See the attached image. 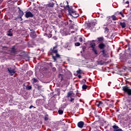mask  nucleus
Instances as JSON below:
<instances>
[{"instance_id": "obj_46", "label": "nucleus", "mask_w": 131, "mask_h": 131, "mask_svg": "<svg viewBox=\"0 0 131 131\" xmlns=\"http://www.w3.org/2000/svg\"><path fill=\"white\" fill-rule=\"evenodd\" d=\"M78 78H82V76H81V75H78Z\"/></svg>"}, {"instance_id": "obj_10", "label": "nucleus", "mask_w": 131, "mask_h": 131, "mask_svg": "<svg viewBox=\"0 0 131 131\" xmlns=\"http://www.w3.org/2000/svg\"><path fill=\"white\" fill-rule=\"evenodd\" d=\"M84 125V122L83 121H80L78 122L77 123V126L78 127H79V128H82L83 127V126Z\"/></svg>"}, {"instance_id": "obj_41", "label": "nucleus", "mask_w": 131, "mask_h": 131, "mask_svg": "<svg viewBox=\"0 0 131 131\" xmlns=\"http://www.w3.org/2000/svg\"><path fill=\"white\" fill-rule=\"evenodd\" d=\"M52 70H53V71H54V72H55V71H56L57 70V69H56V68L53 67V68H52Z\"/></svg>"}, {"instance_id": "obj_42", "label": "nucleus", "mask_w": 131, "mask_h": 131, "mask_svg": "<svg viewBox=\"0 0 131 131\" xmlns=\"http://www.w3.org/2000/svg\"><path fill=\"white\" fill-rule=\"evenodd\" d=\"M13 31V30H12V29H10V30H9V31L7 32V33H11V32H12V31Z\"/></svg>"}, {"instance_id": "obj_1", "label": "nucleus", "mask_w": 131, "mask_h": 131, "mask_svg": "<svg viewBox=\"0 0 131 131\" xmlns=\"http://www.w3.org/2000/svg\"><path fill=\"white\" fill-rule=\"evenodd\" d=\"M67 3V10L70 15L73 18H74L75 19L76 18H78V17H79V14L77 12V11L74 10V9L72 8V7L69 6V3H68V2H66Z\"/></svg>"}, {"instance_id": "obj_52", "label": "nucleus", "mask_w": 131, "mask_h": 131, "mask_svg": "<svg viewBox=\"0 0 131 131\" xmlns=\"http://www.w3.org/2000/svg\"><path fill=\"white\" fill-rule=\"evenodd\" d=\"M109 21H111V23H112V20H110Z\"/></svg>"}, {"instance_id": "obj_21", "label": "nucleus", "mask_w": 131, "mask_h": 131, "mask_svg": "<svg viewBox=\"0 0 131 131\" xmlns=\"http://www.w3.org/2000/svg\"><path fill=\"white\" fill-rule=\"evenodd\" d=\"M113 128H114V130L116 131V130H118V129H119V127H118V126L116 125H114L112 126Z\"/></svg>"}, {"instance_id": "obj_24", "label": "nucleus", "mask_w": 131, "mask_h": 131, "mask_svg": "<svg viewBox=\"0 0 131 131\" xmlns=\"http://www.w3.org/2000/svg\"><path fill=\"white\" fill-rule=\"evenodd\" d=\"M92 25V24L88 23L86 24V28H91V26Z\"/></svg>"}, {"instance_id": "obj_16", "label": "nucleus", "mask_w": 131, "mask_h": 131, "mask_svg": "<svg viewBox=\"0 0 131 131\" xmlns=\"http://www.w3.org/2000/svg\"><path fill=\"white\" fill-rule=\"evenodd\" d=\"M30 36L31 37H32V38H36V33L35 32V31H32L30 33Z\"/></svg>"}, {"instance_id": "obj_15", "label": "nucleus", "mask_w": 131, "mask_h": 131, "mask_svg": "<svg viewBox=\"0 0 131 131\" xmlns=\"http://www.w3.org/2000/svg\"><path fill=\"white\" fill-rule=\"evenodd\" d=\"M104 37L101 36V37H99L97 38V41H98L99 43H101V42H104Z\"/></svg>"}, {"instance_id": "obj_23", "label": "nucleus", "mask_w": 131, "mask_h": 131, "mask_svg": "<svg viewBox=\"0 0 131 131\" xmlns=\"http://www.w3.org/2000/svg\"><path fill=\"white\" fill-rule=\"evenodd\" d=\"M82 90H86L88 89V86L85 84H84L82 86Z\"/></svg>"}, {"instance_id": "obj_5", "label": "nucleus", "mask_w": 131, "mask_h": 131, "mask_svg": "<svg viewBox=\"0 0 131 131\" xmlns=\"http://www.w3.org/2000/svg\"><path fill=\"white\" fill-rule=\"evenodd\" d=\"M7 70L9 73V75L10 76H13L16 72H17V71H16V69H12V68L9 67L7 68Z\"/></svg>"}, {"instance_id": "obj_35", "label": "nucleus", "mask_w": 131, "mask_h": 131, "mask_svg": "<svg viewBox=\"0 0 131 131\" xmlns=\"http://www.w3.org/2000/svg\"><path fill=\"white\" fill-rule=\"evenodd\" d=\"M31 89H32V86H31V85H29L28 87H27V90H31Z\"/></svg>"}, {"instance_id": "obj_34", "label": "nucleus", "mask_w": 131, "mask_h": 131, "mask_svg": "<svg viewBox=\"0 0 131 131\" xmlns=\"http://www.w3.org/2000/svg\"><path fill=\"white\" fill-rule=\"evenodd\" d=\"M77 73L78 74H81V70L79 69L78 71H76Z\"/></svg>"}, {"instance_id": "obj_2", "label": "nucleus", "mask_w": 131, "mask_h": 131, "mask_svg": "<svg viewBox=\"0 0 131 131\" xmlns=\"http://www.w3.org/2000/svg\"><path fill=\"white\" fill-rule=\"evenodd\" d=\"M98 47L100 50H102L101 53H102V55L103 57H107L108 54H107V52H106V50H105V48H106V45L104 42H101L98 44Z\"/></svg>"}, {"instance_id": "obj_25", "label": "nucleus", "mask_w": 131, "mask_h": 131, "mask_svg": "<svg viewBox=\"0 0 131 131\" xmlns=\"http://www.w3.org/2000/svg\"><path fill=\"white\" fill-rule=\"evenodd\" d=\"M49 115H47L45 118H44V120H45V121H47V120H49Z\"/></svg>"}, {"instance_id": "obj_14", "label": "nucleus", "mask_w": 131, "mask_h": 131, "mask_svg": "<svg viewBox=\"0 0 131 131\" xmlns=\"http://www.w3.org/2000/svg\"><path fill=\"white\" fill-rule=\"evenodd\" d=\"M11 54L12 55H15V54H17V50H16V49H15V46H13L11 50Z\"/></svg>"}, {"instance_id": "obj_9", "label": "nucleus", "mask_w": 131, "mask_h": 131, "mask_svg": "<svg viewBox=\"0 0 131 131\" xmlns=\"http://www.w3.org/2000/svg\"><path fill=\"white\" fill-rule=\"evenodd\" d=\"M124 62H125V63H127V64H130L131 63V58H130V57H127L126 56L125 58H124Z\"/></svg>"}, {"instance_id": "obj_18", "label": "nucleus", "mask_w": 131, "mask_h": 131, "mask_svg": "<svg viewBox=\"0 0 131 131\" xmlns=\"http://www.w3.org/2000/svg\"><path fill=\"white\" fill-rule=\"evenodd\" d=\"M18 13L19 15L20 16V18L21 17H23V15H24V12H23V11L21 10L20 7H18Z\"/></svg>"}, {"instance_id": "obj_44", "label": "nucleus", "mask_w": 131, "mask_h": 131, "mask_svg": "<svg viewBox=\"0 0 131 131\" xmlns=\"http://www.w3.org/2000/svg\"><path fill=\"white\" fill-rule=\"evenodd\" d=\"M50 64L51 67H53L54 65L53 64V63L52 62H50Z\"/></svg>"}, {"instance_id": "obj_8", "label": "nucleus", "mask_w": 131, "mask_h": 131, "mask_svg": "<svg viewBox=\"0 0 131 131\" xmlns=\"http://www.w3.org/2000/svg\"><path fill=\"white\" fill-rule=\"evenodd\" d=\"M25 17L26 18H32L33 17V14H32V13H31V12L29 11L26 12L25 14Z\"/></svg>"}, {"instance_id": "obj_3", "label": "nucleus", "mask_w": 131, "mask_h": 131, "mask_svg": "<svg viewBox=\"0 0 131 131\" xmlns=\"http://www.w3.org/2000/svg\"><path fill=\"white\" fill-rule=\"evenodd\" d=\"M90 48L92 49V52L94 53V55H98V51L97 50V48L96 47V43L92 42L90 44Z\"/></svg>"}, {"instance_id": "obj_7", "label": "nucleus", "mask_w": 131, "mask_h": 131, "mask_svg": "<svg viewBox=\"0 0 131 131\" xmlns=\"http://www.w3.org/2000/svg\"><path fill=\"white\" fill-rule=\"evenodd\" d=\"M75 95V94L73 93V91H71L68 93L67 98H72V97H74Z\"/></svg>"}, {"instance_id": "obj_33", "label": "nucleus", "mask_w": 131, "mask_h": 131, "mask_svg": "<svg viewBox=\"0 0 131 131\" xmlns=\"http://www.w3.org/2000/svg\"><path fill=\"white\" fill-rule=\"evenodd\" d=\"M104 32H109V29H108V28L106 27L104 29Z\"/></svg>"}, {"instance_id": "obj_12", "label": "nucleus", "mask_w": 131, "mask_h": 131, "mask_svg": "<svg viewBox=\"0 0 131 131\" xmlns=\"http://www.w3.org/2000/svg\"><path fill=\"white\" fill-rule=\"evenodd\" d=\"M95 105L96 106H97V107H103V102L101 101H96L95 102Z\"/></svg>"}, {"instance_id": "obj_13", "label": "nucleus", "mask_w": 131, "mask_h": 131, "mask_svg": "<svg viewBox=\"0 0 131 131\" xmlns=\"http://www.w3.org/2000/svg\"><path fill=\"white\" fill-rule=\"evenodd\" d=\"M54 6H55V3H54V2H53V1L52 0H51V2L47 5V7H48V8H53Z\"/></svg>"}, {"instance_id": "obj_47", "label": "nucleus", "mask_w": 131, "mask_h": 131, "mask_svg": "<svg viewBox=\"0 0 131 131\" xmlns=\"http://www.w3.org/2000/svg\"><path fill=\"white\" fill-rule=\"evenodd\" d=\"M125 4H127V5H128L129 4V1H127L125 3Z\"/></svg>"}, {"instance_id": "obj_39", "label": "nucleus", "mask_w": 131, "mask_h": 131, "mask_svg": "<svg viewBox=\"0 0 131 131\" xmlns=\"http://www.w3.org/2000/svg\"><path fill=\"white\" fill-rule=\"evenodd\" d=\"M82 40H83L82 37L79 38V41H80V42H82Z\"/></svg>"}, {"instance_id": "obj_55", "label": "nucleus", "mask_w": 131, "mask_h": 131, "mask_svg": "<svg viewBox=\"0 0 131 131\" xmlns=\"http://www.w3.org/2000/svg\"><path fill=\"white\" fill-rule=\"evenodd\" d=\"M107 101H109V100H107Z\"/></svg>"}, {"instance_id": "obj_28", "label": "nucleus", "mask_w": 131, "mask_h": 131, "mask_svg": "<svg viewBox=\"0 0 131 131\" xmlns=\"http://www.w3.org/2000/svg\"><path fill=\"white\" fill-rule=\"evenodd\" d=\"M75 47H79L80 46V43L79 42H77L75 43Z\"/></svg>"}, {"instance_id": "obj_53", "label": "nucleus", "mask_w": 131, "mask_h": 131, "mask_svg": "<svg viewBox=\"0 0 131 131\" xmlns=\"http://www.w3.org/2000/svg\"><path fill=\"white\" fill-rule=\"evenodd\" d=\"M51 1H52V2H54L55 0H51Z\"/></svg>"}, {"instance_id": "obj_51", "label": "nucleus", "mask_w": 131, "mask_h": 131, "mask_svg": "<svg viewBox=\"0 0 131 131\" xmlns=\"http://www.w3.org/2000/svg\"><path fill=\"white\" fill-rule=\"evenodd\" d=\"M18 19V17H16L15 19H14V20H17Z\"/></svg>"}, {"instance_id": "obj_19", "label": "nucleus", "mask_w": 131, "mask_h": 131, "mask_svg": "<svg viewBox=\"0 0 131 131\" xmlns=\"http://www.w3.org/2000/svg\"><path fill=\"white\" fill-rule=\"evenodd\" d=\"M120 25L122 27V28H125L126 27V24L125 22H120Z\"/></svg>"}, {"instance_id": "obj_37", "label": "nucleus", "mask_w": 131, "mask_h": 131, "mask_svg": "<svg viewBox=\"0 0 131 131\" xmlns=\"http://www.w3.org/2000/svg\"><path fill=\"white\" fill-rule=\"evenodd\" d=\"M119 14H120V15H121L122 17H123L124 18V14L122 13V12H120Z\"/></svg>"}, {"instance_id": "obj_29", "label": "nucleus", "mask_w": 131, "mask_h": 131, "mask_svg": "<svg viewBox=\"0 0 131 131\" xmlns=\"http://www.w3.org/2000/svg\"><path fill=\"white\" fill-rule=\"evenodd\" d=\"M7 35H8V36H13V32L7 33Z\"/></svg>"}, {"instance_id": "obj_20", "label": "nucleus", "mask_w": 131, "mask_h": 131, "mask_svg": "<svg viewBox=\"0 0 131 131\" xmlns=\"http://www.w3.org/2000/svg\"><path fill=\"white\" fill-rule=\"evenodd\" d=\"M58 78L60 79V81H62V80H63V78H64V75L61 74H59Z\"/></svg>"}, {"instance_id": "obj_48", "label": "nucleus", "mask_w": 131, "mask_h": 131, "mask_svg": "<svg viewBox=\"0 0 131 131\" xmlns=\"http://www.w3.org/2000/svg\"><path fill=\"white\" fill-rule=\"evenodd\" d=\"M69 22H71V23H72V20H71V19H70V20H69Z\"/></svg>"}, {"instance_id": "obj_11", "label": "nucleus", "mask_w": 131, "mask_h": 131, "mask_svg": "<svg viewBox=\"0 0 131 131\" xmlns=\"http://www.w3.org/2000/svg\"><path fill=\"white\" fill-rule=\"evenodd\" d=\"M52 53L53 54H57V53H58V45H56L53 47V49L52 50Z\"/></svg>"}, {"instance_id": "obj_31", "label": "nucleus", "mask_w": 131, "mask_h": 131, "mask_svg": "<svg viewBox=\"0 0 131 131\" xmlns=\"http://www.w3.org/2000/svg\"><path fill=\"white\" fill-rule=\"evenodd\" d=\"M60 6H61V8H64V9H66V8H67V6L63 5V4L62 3L60 4Z\"/></svg>"}, {"instance_id": "obj_43", "label": "nucleus", "mask_w": 131, "mask_h": 131, "mask_svg": "<svg viewBox=\"0 0 131 131\" xmlns=\"http://www.w3.org/2000/svg\"><path fill=\"white\" fill-rule=\"evenodd\" d=\"M92 25H93V26H95V25H96V23L93 22V23H92Z\"/></svg>"}, {"instance_id": "obj_40", "label": "nucleus", "mask_w": 131, "mask_h": 131, "mask_svg": "<svg viewBox=\"0 0 131 131\" xmlns=\"http://www.w3.org/2000/svg\"><path fill=\"white\" fill-rule=\"evenodd\" d=\"M32 108H36V107L33 106V105H31V106H30L29 109H31Z\"/></svg>"}, {"instance_id": "obj_54", "label": "nucleus", "mask_w": 131, "mask_h": 131, "mask_svg": "<svg viewBox=\"0 0 131 131\" xmlns=\"http://www.w3.org/2000/svg\"><path fill=\"white\" fill-rule=\"evenodd\" d=\"M30 72V73H32V72Z\"/></svg>"}, {"instance_id": "obj_17", "label": "nucleus", "mask_w": 131, "mask_h": 131, "mask_svg": "<svg viewBox=\"0 0 131 131\" xmlns=\"http://www.w3.org/2000/svg\"><path fill=\"white\" fill-rule=\"evenodd\" d=\"M110 18H112V19L113 21H116V20H118V18H117V17H116L115 16V15H112L111 16H110L108 19H110Z\"/></svg>"}, {"instance_id": "obj_22", "label": "nucleus", "mask_w": 131, "mask_h": 131, "mask_svg": "<svg viewBox=\"0 0 131 131\" xmlns=\"http://www.w3.org/2000/svg\"><path fill=\"white\" fill-rule=\"evenodd\" d=\"M32 82L33 83H36V82H38V80L35 78H33L32 79Z\"/></svg>"}, {"instance_id": "obj_6", "label": "nucleus", "mask_w": 131, "mask_h": 131, "mask_svg": "<svg viewBox=\"0 0 131 131\" xmlns=\"http://www.w3.org/2000/svg\"><path fill=\"white\" fill-rule=\"evenodd\" d=\"M52 58L54 61H57L58 59H61V55H60L58 53H55V56L53 55Z\"/></svg>"}, {"instance_id": "obj_50", "label": "nucleus", "mask_w": 131, "mask_h": 131, "mask_svg": "<svg viewBox=\"0 0 131 131\" xmlns=\"http://www.w3.org/2000/svg\"><path fill=\"white\" fill-rule=\"evenodd\" d=\"M6 48H7V47H3V49H6Z\"/></svg>"}, {"instance_id": "obj_45", "label": "nucleus", "mask_w": 131, "mask_h": 131, "mask_svg": "<svg viewBox=\"0 0 131 131\" xmlns=\"http://www.w3.org/2000/svg\"><path fill=\"white\" fill-rule=\"evenodd\" d=\"M54 31L55 32V34H56V33H57V30H56V29H54Z\"/></svg>"}, {"instance_id": "obj_27", "label": "nucleus", "mask_w": 131, "mask_h": 131, "mask_svg": "<svg viewBox=\"0 0 131 131\" xmlns=\"http://www.w3.org/2000/svg\"><path fill=\"white\" fill-rule=\"evenodd\" d=\"M66 49H68V50L69 51L71 50V47L69 46V45H66L65 47Z\"/></svg>"}, {"instance_id": "obj_36", "label": "nucleus", "mask_w": 131, "mask_h": 131, "mask_svg": "<svg viewBox=\"0 0 131 131\" xmlns=\"http://www.w3.org/2000/svg\"><path fill=\"white\" fill-rule=\"evenodd\" d=\"M17 19H21L20 21H22V20H23V19H22V17H21V15H19L17 16Z\"/></svg>"}, {"instance_id": "obj_32", "label": "nucleus", "mask_w": 131, "mask_h": 131, "mask_svg": "<svg viewBox=\"0 0 131 131\" xmlns=\"http://www.w3.org/2000/svg\"><path fill=\"white\" fill-rule=\"evenodd\" d=\"M62 16H63V14L61 13L58 14V18H62Z\"/></svg>"}, {"instance_id": "obj_30", "label": "nucleus", "mask_w": 131, "mask_h": 131, "mask_svg": "<svg viewBox=\"0 0 131 131\" xmlns=\"http://www.w3.org/2000/svg\"><path fill=\"white\" fill-rule=\"evenodd\" d=\"M127 109H128V110H131V104H129L127 105Z\"/></svg>"}, {"instance_id": "obj_26", "label": "nucleus", "mask_w": 131, "mask_h": 131, "mask_svg": "<svg viewBox=\"0 0 131 131\" xmlns=\"http://www.w3.org/2000/svg\"><path fill=\"white\" fill-rule=\"evenodd\" d=\"M63 112L64 111H63V110H58V114L60 115L63 114Z\"/></svg>"}, {"instance_id": "obj_38", "label": "nucleus", "mask_w": 131, "mask_h": 131, "mask_svg": "<svg viewBox=\"0 0 131 131\" xmlns=\"http://www.w3.org/2000/svg\"><path fill=\"white\" fill-rule=\"evenodd\" d=\"M70 98H71L70 102H71L72 103H73V101H74V98H73L72 97H70Z\"/></svg>"}, {"instance_id": "obj_49", "label": "nucleus", "mask_w": 131, "mask_h": 131, "mask_svg": "<svg viewBox=\"0 0 131 131\" xmlns=\"http://www.w3.org/2000/svg\"><path fill=\"white\" fill-rule=\"evenodd\" d=\"M95 41H96V40H92V42H95Z\"/></svg>"}, {"instance_id": "obj_4", "label": "nucleus", "mask_w": 131, "mask_h": 131, "mask_svg": "<svg viewBox=\"0 0 131 131\" xmlns=\"http://www.w3.org/2000/svg\"><path fill=\"white\" fill-rule=\"evenodd\" d=\"M122 91L125 94H127L128 96H131V89L127 86H123L122 87Z\"/></svg>"}]
</instances>
